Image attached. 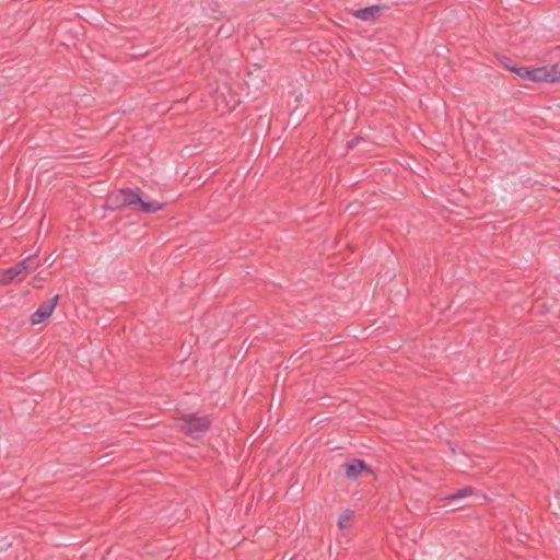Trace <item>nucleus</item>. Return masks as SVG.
<instances>
[{
    "label": "nucleus",
    "mask_w": 560,
    "mask_h": 560,
    "mask_svg": "<svg viewBox=\"0 0 560 560\" xmlns=\"http://www.w3.org/2000/svg\"><path fill=\"white\" fill-rule=\"evenodd\" d=\"M385 9V5L380 4L360 8L353 12V15L359 20L372 21L376 16H378Z\"/></svg>",
    "instance_id": "423d86ee"
},
{
    "label": "nucleus",
    "mask_w": 560,
    "mask_h": 560,
    "mask_svg": "<svg viewBox=\"0 0 560 560\" xmlns=\"http://www.w3.org/2000/svg\"><path fill=\"white\" fill-rule=\"evenodd\" d=\"M139 188H125L113 191L107 198V208L120 210L126 207H135L143 213H155L164 208V203L158 201H144Z\"/></svg>",
    "instance_id": "f257e3e1"
},
{
    "label": "nucleus",
    "mask_w": 560,
    "mask_h": 560,
    "mask_svg": "<svg viewBox=\"0 0 560 560\" xmlns=\"http://www.w3.org/2000/svg\"><path fill=\"white\" fill-rule=\"evenodd\" d=\"M37 255H30L14 266L7 268L0 272V283L8 284L14 279L22 280L28 275L35 272L39 268Z\"/></svg>",
    "instance_id": "f03ea898"
},
{
    "label": "nucleus",
    "mask_w": 560,
    "mask_h": 560,
    "mask_svg": "<svg viewBox=\"0 0 560 560\" xmlns=\"http://www.w3.org/2000/svg\"><path fill=\"white\" fill-rule=\"evenodd\" d=\"M210 424L211 419L208 416L189 413L186 418L182 419L179 428L191 439H199L209 430Z\"/></svg>",
    "instance_id": "7ed1b4c3"
},
{
    "label": "nucleus",
    "mask_w": 560,
    "mask_h": 560,
    "mask_svg": "<svg viewBox=\"0 0 560 560\" xmlns=\"http://www.w3.org/2000/svg\"><path fill=\"white\" fill-rule=\"evenodd\" d=\"M523 79L532 82H546L547 70L546 67L539 68H525L522 72Z\"/></svg>",
    "instance_id": "0eeeda50"
},
{
    "label": "nucleus",
    "mask_w": 560,
    "mask_h": 560,
    "mask_svg": "<svg viewBox=\"0 0 560 560\" xmlns=\"http://www.w3.org/2000/svg\"><path fill=\"white\" fill-rule=\"evenodd\" d=\"M547 79L546 82L558 83L560 82V63H555L550 67H546Z\"/></svg>",
    "instance_id": "6e6552de"
},
{
    "label": "nucleus",
    "mask_w": 560,
    "mask_h": 560,
    "mask_svg": "<svg viewBox=\"0 0 560 560\" xmlns=\"http://www.w3.org/2000/svg\"><path fill=\"white\" fill-rule=\"evenodd\" d=\"M472 493H474L472 488L466 487V488H463V489H459V490L455 491L454 493H452L450 495H446L443 500L456 501V500H459V499H463V498L470 497Z\"/></svg>",
    "instance_id": "1a4fd4ad"
},
{
    "label": "nucleus",
    "mask_w": 560,
    "mask_h": 560,
    "mask_svg": "<svg viewBox=\"0 0 560 560\" xmlns=\"http://www.w3.org/2000/svg\"><path fill=\"white\" fill-rule=\"evenodd\" d=\"M510 71H511V72H513V73H515L516 75H518L520 78H522V79H523V74H522V72H523V71H525V68L514 66V67L510 68Z\"/></svg>",
    "instance_id": "9b49d317"
},
{
    "label": "nucleus",
    "mask_w": 560,
    "mask_h": 560,
    "mask_svg": "<svg viewBox=\"0 0 560 560\" xmlns=\"http://www.w3.org/2000/svg\"><path fill=\"white\" fill-rule=\"evenodd\" d=\"M502 63H503V66H504L506 69H509V70H510V68L514 67V65L512 63L511 59H510V58H508V57H504V58L502 59Z\"/></svg>",
    "instance_id": "f8f14e48"
},
{
    "label": "nucleus",
    "mask_w": 560,
    "mask_h": 560,
    "mask_svg": "<svg viewBox=\"0 0 560 560\" xmlns=\"http://www.w3.org/2000/svg\"><path fill=\"white\" fill-rule=\"evenodd\" d=\"M360 140H361V138H360V137L353 138L352 140H350V141L348 142V148H350V149L354 148V145H355Z\"/></svg>",
    "instance_id": "ddd939ff"
},
{
    "label": "nucleus",
    "mask_w": 560,
    "mask_h": 560,
    "mask_svg": "<svg viewBox=\"0 0 560 560\" xmlns=\"http://www.w3.org/2000/svg\"><path fill=\"white\" fill-rule=\"evenodd\" d=\"M345 475L349 479H355L362 471L369 470L368 465L362 459H350L345 463Z\"/></svg>",
    "instance_id": "39448f33"
},
{
    "label": "nucleus",
    "mask_w": 560,
    "mask_h": 560,
    "mask_svg": "<svg viewBox=\"0 0 560 560\" xmlns=\"http://www.w3.org/2000/svg\"><path fill=\"white\" fill-rule=\"evenodd\" d=\"M59 296L55 295L51 299L43 302L38 308L31 315V323L33 325H37L43 323L45 319H47L51 313L54 312L57 303H58Z\"/></svg>",
    "instance_id": "20e7f679"
},
{
    "label": "nucleus",
    "mask_w": 560,
    "mask_h": 560,
    "mask_svg": "<svg viewBox=\"0 0 560 560\" xmlns=\"http://www.w3.org/2000/svg\"><path fill=\"white\" fill-rule=\"evenodd\" d=\"M353 516V512L351 510H346L341 513L338 520V527L340 529H346L350 526L351 518Z\"/></svg>",
    "instance_id": "9d476101"
}]
</instances>
